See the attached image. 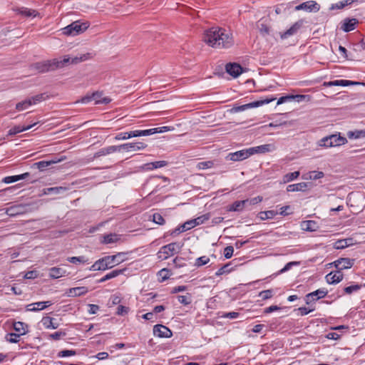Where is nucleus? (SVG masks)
Instances as JSON below:
<instances>
[{"instance_id": "1", "label": "nucleus", "mask_w": 365, "mask_h": 365, "mask_svg": "<svg viewBox=\"0 0 365 365\" xmlns=\"http://www.w3.org/2000/svg\"><path fill=\"white\" fill-rule=\"evenodd\" d=\"M204 41L215 48H229L234 44L232 34L225 29L212 27L207 30L203 37Z\"/></svg>"}, {"instance_id": "2", "label": "nucleus", "mask_w": 365, "mask_h": 365, "mask_svg": "<svg viewBox=\"0 0 365 365\" xmlns=\"http://www.w3.org/2000/svg\"><path fill=\"white\" fill-rule=\"evenodd\" d=\"M127 253L118 252L114 255H108L102 257L97 261L89 268L90 271H104L108 269H111L115 265H118L126 259Z\"/></svg>"}, {"instance_id": "3", "label": "nucleus", "mask_w": 365, "mask_h": 365, "mask_svg": "<svg viewBox=\"0 0 365 365\" xmlns=\"http://www.w3.org/2000/svg\"><path fill=\"white\" fill-rule=\"evenodd\" d=\"M347 142V139L338 133L322 138L318 142V145L321 147L331 148L345 145Z\"/></svg>"}, {"instance_id": "4", "label": "nucleus", "mask_w": 365, "mask_h": 365, "mask_svg": "<svg viewBox=\"0 0 365 365\" xmlns=\"http://www.w3.org/2000/svg\"><path fill=\"white\" fill-rule=\"evenodd\" d=\"M87 23L74 21L62 29L63 34L66 36H76L88 29Z\"/></svg>"}, {"instance_id": "5", "label": "nucleus", "mask_w": 365, "mask_h": 365, "mask_svg": "<svg viewBox=\"0 0 365 365\" xmlns=\"http://www.w3.org/2000/svg\"><path fill=\"white\" fill-rule=\"evenodd\" d=\"M274 100H275V98H265L264 100L256 101H254V102H252V103H250L247 104H245V105H242V106H234L229 111L231 113L244 111L248 108H256V107L262 106L264 104H267V103L273 101Z\"/></svg>"}, {"instance_id": "6", "label": "nucleus", "mask_w": 365, "mask_h": 365, "mask_svg": "<svg viewBox=\"0 0 365 365\" xmlns=\"http://www.w3.org/2000/svg\"><path fill=\"white\" fill-rule=\"evenodd\" d=\"M181 247L182 245H180L176 242H172L164 245L161 247L160 251L158 253V257L162 258L161 255L163 254L165 255L163 259H167L169 256H173L174 254L178 252Z\"/></svg>"}, {"instance_id": "7", "label": "nucleus", "mask_w": 365, "mask_h": 365, "mask_svg": "<svg viewBox=\"0 0 365 365\" xmlns=\"http://www.w3.org/2000/svg\"><path fill=\"white\" fill-rule=\"evenodd\" d=\"M94 100L96 101V104H108L111 101V99L108 97H103L102 98V93L101 92H94L91 95H88L84 97H83L81 99V102L82 103H87L91 101Z\"/></svg>"}, {"instance_id": "8", "label": "nucleus", "mask_w": 365, "mask_h": 365, "mask_svg": "<svg viewBox=\"0 0 365 365\" xmlns=\"http://www.w3.org/2000/svg\"><path fill=\"white\" fill-rule=\"evenodd\" d=\"M31 68L36 70L38 73H46L56 70L53 59L33 63L31 65Z\"/></svg>"}, {"instance_id": "9", "label": "nucleus", "mask_w": 365, "mask_h": 365, "mask_svg": "<svg viewBox=\"0 0 365 365\" xmlns=\"http://www.w3.org/2000/svg\"><path fill=\"white\" fill-rule=\"evenodd\" d=\"M250 155V153L248 149L241 150L235 153H230L225 157L227 160L231 161H241L248 158Z\"/></svg>"}, {"instance_id": "10", "label": "nucleus", "mask_w": 365, "mask_h": 365, "mask_svg": "<svg viewBox=\"0 0 365 365\" xmlns=\"http://www.w3.org/2000/svg\"><path fill=\"white\" fill-rule=\"evenodd\" d=\"M328 291L325 289H319L314 292L307 294L305 296V302L307 304H310L312 302L322 299L327 296Z\"/></svg>"}, {"instance_id": "11", "label": "nucleus", "mask_w": 365, "mask_h": 365, "mask_svg": "<svg viewBox=\"0 0 365 365\" xmlns=\"http://www.w3.org/2000/svg\"><path fill=\"white\" fill-rule=\"evenodd\" d=\"M153 334L160 338H170L173 336V332L164 325L156 324L153 327Z\"/></svg>"}, {"instance_id": "12", "label": "nucleus", "mask_w": 365, "mask_h": 365, "mask_svg": "<svg viewBox=\"0 0 365 365\" xmlns=\"http://www.w3.org/2000/svg\"><path fill=\"white\" fill-rule=\"evenodd\" d=\"M319 9V4L314 1H305L295 7L296 11L304 10L309 12H317Z\"/></svg>"}, {"instance_id": "13", "label": "nucleus", "mask_w": 365, "mask_h": 365, "mask_svg": "<svg viewBox=\"0 0 365 365\" xmlns=\"http://www.w3.org/2000/svg\"><path fill=\"white\" fill-rule=\"evenodd\" d=\"M147 147V145L143 142H136V143H128L125 144H122L118 145V152L122 150L125 151H131V150H141L145 149Z\"/></svg>"}, {"instance_id": "14", "label": "nucleus", "mask_w": 365, "mask_h": 365, "mask_svg": "<svg viewBox=\"0 0 365 365\" xmlns=\"http://www.w3.org/2000/svg\"><path fill=\"white\" fill-rule=\"evenodd\" d=\"M26 212V206L22 204L15 205L6 208L5 213L9 217H16Z\"/></svg>"}, {"instance_id": "15", "label": "nucleus", "mask_w": 365, "mask_h": 365, "mask_svg": "<svg viewBox=\"0 0 365 365\" xmlns=\"http://www.w3.org/2000/svg\"><path fill=\"white\" fill-rule=\"evenodd\" d=\"M354 259L349 258H339L330 264H334L337 271L341 272L345 269H349L354 265Z\"/></svg>"}, {"instance_id": "16", "label": "nucleus", "mask_w": 365, "mask_h": 365, "mask_svg": "<svg viewBox=\"0 0 365 365\" xmlns=\"http://www.w3.org/2000/svg\"><path fill=\"white\" fill-rule=\"evenodd\" d=\"M226 71L234 78L238 77L242 73V66L236 63H229L225 66Z\"/></svg>"}, {"instance_id": "17", "label": "nucleus", "mask_w": 365, "mask_h": 365, "mask_svg": "<svg viewBox=\"0 0 365 365\" xmlns=\"http://www.w3.org/2000/svg\"><path fill=\"white\" fill-rule=\"evenodd\" d=\"M302 21H298L295 22L289 29L280 34L281 38L285 39L291 36L296 34L299 29L302 27Z\"/></svg>"}, {"instance_id": "18", "label": "nucleus", "mask_w": 365, "mask_h": 365, "mask_svg": "<svg viewBox=\"0 0 365 365\" xmlns=\"http://www.w3.org/2000/svg\"><path fill=\"white\" fill-rule=\"evenodd\" d=\"M344 274L340 271L331 272L326 275L325 279L329 284H337L343 279Z\"/></svg>"}, {"instance_id": "19", "label": "nucleus", "mask_w": 365, "mask_h": 365, "mask_svg": "<svg viewBox=\"0 0 365 365\" xmlns=\"http://www.w3.org/2000/svg\"><path fill=\"white\" fill-rule=\"evenodd\" d=\"M358 23H359V21L355 18H352V19L346 18L344 20V21L341 26V29L344 32H349V31H351L355 29L356 25Z\"/></svg>"}, {"instance_id": "20", "label": "nucleus", "mask_w": 365, "mask_h": 365, "mask_svg": "<svg viewBox=\"0 0 365 365\" xmlns=\"http://www.w3.org/2000/svg\"><path fill=\"white\" fill-rule=\"evenodd\" d=\"M52 303L50 301L46 302H38L36 303H32L26 307V310L30 312H37L40 310H43L46 307L51 305Z\"/></svg>"}, {"instance_id": "21", "label": "nucleus", "mask_w": 365, "mask_h": 365, "mask_svg": "<svg viewBox=\"0 0 365 365\" xmlns=\"http://www.w3.org/2000/svg\"><path fill=\"white\" fill-rule=\"evenodd\" d=\"M210 217V213H206L195 219L187 221V225H189L190 228H193L197 225L203 224L205 221L208 220Z\"/></svg>"}, {"instance_id": "22", "label": "nucleus", "mask_w": 365, "mask_h": 365, "mask_svg": "<svg viewBox=\"0 0 365 365\" xmlns=\"http://www.w3.org/2000/svg\"><path fill=\"white\" fill-rule=\"evenodd\" d=\"M118 145H110L106 148H101L94 154L93 158H97L101 156L108 155L115 152H118Z\"/></svg>"}, {"instance_id": "23", "label": "nucleus", "mask_w": 365, "mask_h": 365, "mask_svg": "<svg viewBox=\"0 0 365 365\" xmlns=\"http://www.w3.org/2000/svg\"><path fill=\"white\" fill-rule=\"evenodd\" d=\"M36 124H37V123H34L31 125H29L26 126L16 125V126L11 128L8 131L7 135L12 136V135H15L21 132L28 130L31 129L32 127H34V125H36Z\"/></svg>"}, {"instance_id": "24", "label": "nucleus", "mask_w": 365, "mask_h": 365, "mask_svg": "<svg viewBox=\"0 0 365 365\" xmlns=\"http://www.w3.org/2000/svg\"><path fill=\"white\" fill-rule=\"evenodd\" d=\"M29 175V173H25L21 175L7 176L3 178L2 182L6 184H9L19 181L20 180L26 179Z\"/></svg>"}, {"instance_id": "25", "label": "nucleus", "mask_w": 365, "mask_h": 365, "mask_svg": "<svg viewBox=\"0 0 365 365\" xmlns=\"http://www.w3.org/2000/svg\"><path fill=\"white\" fill-rule=\"evenodd\" d=\"M361 83L357 81H352L349 80H335L333 81H329L327 83L328 86H354L359 85Z\"/></svg>"}, {"instance_id": "26", "label": "nucleus", "mask_w": 365, "mask_h": 365, "mask_svg": "<svg viewBox=\"0 0 365 365\" xmlns=\"http://www.w3.org/2000/svg\"><path fill=\"white\" fill-rule=\"evenodd\" d=\"M88 292L86 287H73L68 289L67 292L68 297H78L83 295Z\"/></svg>"}, {"instance_id": "27", "label": "nucleus", "mask_w": 365, "mask_h": 365, "mask_svg": "<svg viewBox=\"0 0 365 365\" xmlns=\"http://www.w3.org/2000/svg\"><path fill=\"white\" fill-rule=\"evenodd\" d=\"M308 187V183L307 182H299L296 184H291L287 187V192H298L305 191Z\"/></svg>"}, {"instance_id": "28", "label": "nucleus", "mask_w": 365, "mask_h": 365, "mask_svg": "<svg viewBox=\"0 0 365 365\" xmlns=\"http://www.w3.org/2000/svg\"><path fill=\"white\" fill-rule=\"evenodd\" d=\"M14 329L18 334L24 335L28 332V325L22 322H16L13 324Z\"/></svg>"}, {"instance_id": "29", "label": "nucleus", "mask_w": 365, "mask_h": 365, "mask_svg": "<svg viewBox=\"0 0 365 365\" xmlns=\"http://www.w3.org/2000/svg\"><path fill=\"white\" fill-rule=\"evenodd\" d=\"M55 320L56 319L54 318L50 317H43L41 322L46 329H55L58 327V324L54 322Z\"/></svg>"}, {"instance_id": "30", "label": "nucleus", "mask_w": 365, "mask_h": 365, "mask_svg": "<svg viewBox=\"0 0 365 365\" xmlns=\"http://www.w3.org/2000/svg\"><path fill=\"white\" fill-rule=\"evenodd\" d=\"M249 150L250 153V155H252L255 153H264L270 150V145L265 144L257 147L250 148H249Z\"/></svg>"}, {"instance_id": "31", "label": "nucleus", "mask_w": 365, "mask_h": 365, "mask_svg": "<svg viewBox=\"0 0 365 365\" xmlns=\"http://www.w3.org/2000/svg\"><path fill=\"white\" fill-rule=\"evenodd\" d=\"M125 270H126V269L113 270L112 272H110L108 273L107 274H106L101 279H99L98 282H106V280H109V279H111L113 278H115V277L119 276L120 274H123Z\"/></svg>"}, {"instance_id": "32", "label": "nucleus", "mask_w": 365, "mask_h": 365, "mask_svg": "<svg viewBox=\"0 0 365 365\" xmlns=\"http://www.w3.org/2000/svg\"><path fill=\"white\" fill-rule=\"evenodd\" d=\"M66 270L60 267H52L49 269V276L53 279H58L64 276Z\"/></svg>"}, {"instance_id": "33", "label": "nucleus", "mask_w": 365, "mask_h": 365, "mask_svg": "<svg viewBox=\"0 0 365 365\" xmlns=\"http://www.w3.org/2000/svg\"><path fill=\"white\" fill-rule=\"evenodd\" d=\"M349 139H359L365 138V130H349L346 133Z\"/></svg>"}, {"instance_id": "34", "label": "nucleus", "mask_w": 365, "mask_h": 365, "mask_svg": "<svg viewBox=\"0 0 365 365\" xmlns=\"http://www.w3.org/2000/svg\"><path fill=\"white\" fill-rule=\"evenodd\" d=\"M246 208L244 200L235 201L228 208V211L231 212H240Z\"/></svg>"}, {"instance_id": "35", "label": "nucleus", "mask_w": 365, "mask_h": 365, "mask_svg": "<svg viewBox=\"0 0 365 365\" xmlns=\"http://www.w3.org/2000/svg\"><path fill=\"white\" fill-rule=\"evenodd\" d=\"M357 1V0H344L339 2H337L336 4H331L330 9H344L345 6L351 5L352 3Z\"/></svg>"}, {"instance_id": "36", "label": "nucleus", "mask_w": 365, "mask_h": 365, "mask_svg": "<svg viewBox=\"0 0 365 365\" xmlns=\"http://www.w3.org/2000/svg\"><path fill=\"white\" fill-rule=\"evenodd\" d=\"M351 240H352L350 239V238L337 240L334 243V247L336 250H341V249L346 248V247H349L351 244Z\"/></svg>"}, {"instance_id": "37", "label": "nucleus", "mask_w": 365, "mask_h": 365, "mask_svg": "<svg viewBox=\"0 0 365 365\" xmlns=\"http://www.w3.org/2000/svg\"><path fill=\"white\" fill-rule=\"evenodd\" d=\"M119 237L115 233H110L103 236V240L101 241L103 244H110L116 242L119 240Z\"/></svg>"}, {"instance_id": "38", "label": "nucleus", "mask_w": 365, "mask_h": 365, "mask_svg": "<svg viewBox=\"0 0 365 365\" xmlns=\"http://www.w3.org/2000/svg\"><path fill=\"white\" fill-rule=\"evenodd\" d=\"M277 212L274 210H267V211H262L259 212L258 217L261 220H265L267 219H272L276 215H277Z\"/></svg>"}, {"instance_id": "39", "label": "nucleus", "mask_w": 365, "mask_h": 365, "mask_svg": "<svg viewBox=\"0 0 365 365\" xmlns=\"http://www.w3.org/2000/svg\"><path fill=\"white\" fill-rule=\"evenodd\" d=\"M53 63L56 69L63 68L68 63H71V58L68 56H65L63 60H58L56 58H54Z\"/></svg>"}, {"instance_id": "40", "label": "nucleus", "mask_w": 365, "mask_h": 365, "mask_svg": "<svg viewBox=\"0 0 365 365\" xmlns=\"http://www.w3.org/2000/svg\"><path fill=\"white\" fill-rule=\"evenodd\" d=\"M245 207L248 210H250V207L252 205H257L262 201V197L257 196L251 199L244 200Z\"/></svg>"}, {"instance_id": "41", "label": "nucleus", "mask_w": 365, "mask_h": 365, "mask_svg": "<svg viewBox=\"0 0 365 365\" xmlns=\"http://www.w3.org/2000/svg\"><path fill=\"white\" fill-rule=\"evenodd\" d=\"M31 106H32V103L29 98H26V99L16 103V109L18 111H21V110L27 109Z\"/></svg>"}, {"instance_id": "42", "label": "nucleus", "mask_w": 365, "mask_h": 365, "mask_svg": "<svg viewBox=\"0 0 365 365\" xmlns=\"http://www.w3.org/2000/svg\"><path fill=\"white\" fill-rule=\"evenodd\" d=\"M303 230L306 231H315L317 228V223L313 220H307L303 222L302 225Z\"/></svg>"}, {"instance_id": "43", "label": "nucleus", "mask_w": 365, "mask_h": 365, "mask_svg": "<svg viewBox=\"0 0 365 365\" xmlns=\"http://www.w3.org/2000/svg\"><path fill=\"white\" fill-rule=\"evenodd\" d=\"M19 12L21 15L26 16V17H31V16L34 17L38 14V12L36 10L30 9H27V8H24V7L20 8L19 9Z\"/></svg>"}, {"instance_id": "44", "label": "nucleus", "mask_w": 365, "mask_h": 365, "mask_svg": "<svg viewBox=\"0 0 365 365\" xmlns=\"http://www.w3.org/2000/svg\"><path fill=\"white\" fill-rule=\"evenodd\" d=\"M178 302L183 305H188L192 302V295L187 293L185 295L177 296Z\"/></svg>"}, {"instance_id": "45", "label": "nucleus", "mask_w": 365, "mask_h": 365, "mask_svg": "<svg viewBox=\"0 0 365 365\" xmlns=\"http://www.w3.org/2000/svg\"><path fill=\"white\" fill-rule=\"evenodd\" d=\"M68 261L73 264L88 263V259L87 257H86L85 256L68 257Z\"/></svg>"}, {"instance_id": "46", "label": "nucleus", "mask_w": 365, "mask_h": 365, "mask_svg": "<svg viewBox=\"0 0 365 365\" xmlns=\"http://www.w3.org/2000/svg\"><path fill=\"white\" fill-rule=\"evenodd\" d=\"M68 190L67 187L59 186V187H48L44 193L45 194H49V193H54V194H59L63 192H65Z\"/></svg>"}, {"instance_id": "47", "label": "nucleus", "mask_w": 365, "mask_h": 365, "mask_svg": "<svg viewBox=\"0 0 365 365\" xmlns=\"http://www.w3.org/2000/svg\"><path fill=\"white\" fill-rule=\"evenodd\" d=\"M48 97V95L46 93H40L29 98V99L31 101L32 105H35L45 101Z\"/></svg>"}, {"instance_id": "48", "label": "nucleus", "mask_w": 365, "mask_h": 365, "mask_svg": "<svg viewBox=\"0 0 365 365\" xmlns=\"http://www.w3.org/2000/svg\"><path fill=\"white\" fill-rule=\"evenodd\" d=\"M20 336V334L16 333H9L6 334V339L10 343H17L19 341V337Z\"/></svg>"}, {"instance_id": "49", "label": "nucleus", "mask_w": 365, "mask_h": 365, "mask_svg": "<svg viewBox=\"0 0 365 365\" xmlns=\"http://www.w3.org/2000/svg\"><path fill=\"white\" fill-rule=\"evenodd\" d=\"M324 176V173L322 171H312L309 173V178L310 180H318Z\"/></svg>"}, {"instance_id": "50", "label": "nucleus", "mask_w": 365, "mask_h": 365, "mask_svg": "<svg viewBox=\"0 0 365 365\" xmlns=\"http://www.w3.org/2000/svg\"><path fill=\"white\" fill-rule=\"evenodd\" d=\"M153 221L160 225H163L165 224V221L163 217L160 213H154L153 215Z\"/></svg>"}, {"instance_id": "51", "label": "nucleus", "mask_w": 365, "mask_h": 365, "mask_svg": "<svg viewBox=\"0 0 365 365\" xmlns=\"http://www.w3.org/2000/svg\"><path fill=\"white\" fill-rule=\"evenodd\" d=\"M361 288V284H353L351 286H348L344 288L345 293L350 294L353 293L354 292H357Z\"/></svg>"}, {"instance_id": "52", "label": "nucleus", "mask_w": 365, "mask_h": 365, "mask_svg": "<svg viewBox=\"0 0 365 365\" xmlns=\"http://www.w3.org/2000/svg\"><path fill=\"white\" fill-rule=\"evenodd\" d=\"M34 165L36 166L40 170H44L47 167L51 165V163L48 160H42L34 163Z\"/></svg>"}, {"instance_id": "53", "label": "nucleus", "mask_w": 365, "mask_h": 365, "mask_svg": "<svg viewBox=\"0 0 365 365\" xmlns=\"http://www.w3.org/2000/svg\"><path fill=\"white\" fill-rule=\"evenodd\" d=\"M209 262H210L209 257H207L206 256H202V257H198L196 259L195 265L197 267H201L202 265L207 264Z\"/></svg>"}, {"instance_id": "54", "label": "nucleus", "mask_w": 365, "mask_h": 365, "mask_svg": "<svg viewBox=\"0 0 365 365\" xmlns=\"http://www.w3.org/2000/svg\"><path fill=\"white\" fill-rule=\"evenodd\" d=\"M76 354V351L75 350H62L58 352V357H67L70 356H74Z\"/></svg>"}, {"instance_id": "55", "label": "nucleus", "mask_w": 365, "mask_h": 365, "mask_svg": "<svg viewBox=\"0 0 365 365\" xmlns=\"http://www.w3.org/2000/svg\"><path fill=\"white\" fill-rule=\"evenodd\" d=\"M214 165V163L212 161H202L197 164V168L200 170H205L207 168H210Z\"/></svg>"}, {"instance_id": "56", "label": "nucleus", "mask_w": 365, "mask_h": 365, "mask_svg": "<svg viewBox=\"0 0 365 365\" xmlns=\"http://www.w3.org/2000/svg\"><path fill=\"white\" fill-rule=\"evenodd\" d=\"M273 291L272 289H267L262 291L259 296L262 298L263 300H266L268 299H270L272 297Z\"/></svg>"}, {"instance_id": "57", "label": "nucleus", "mask_w": 365, "mask_h": 365, "mask_svg": "<svg viewBox=\"0 0 365 365\" xmlns=\"http://www.w3.org/2000/svg\"><path fill=\"white\" fill-rule=\"evenodd\" d=\"M299 175V171H295L293 173H287L284 175V180L287 182L292 181L294 179L297 178Z\"/></svg>"}, {"instance_id": "58", "label": "nucleus", "mask_w": 365, "mask_h": 365, "mask_svg": "<svg viewBox=\"0 0 365 365\" xmlns=\"http://www.w3.org/2000/svg\"><path fill=\"white\" fill-rule=\"evenodd\" d=\"M158 275L161 277V281H165L169 278V270L168 269H162L158 272Z\"/></svg>"}, {"instance_id": "59", "label": "nucleus", "mask_w": 365, "mask_h": 365, "mask_svg": "<svg viewBox=\"0 0 365 365\" xmlns=\"http://www.w3.org/2000/svg\"><path fill=\"white\" fill-rule=\"evenodd\" d=\"M230 264H226L222 267H220L215 273L216 276H220L225 273L230 272V269H229Z\"/></svg>"}, {"instance_id": "60", "label": "nucleus", "mask_w": 365, "mask_h": 365, "mask_svg": "<svg viewBox=\"0 0 365 365\" xmlns=\"http://www.w3.org/2000/svg\"><path fill=\"white\" fill-rule=\"evenodd\" d=\"M234 252V248L232 246H227L224 250V256L226 259L232 257Z\"/></svg>"}, {"instance_id": "61", "label": "nucleus", "mask_w": 365, "mask_h": 365, "mask_svg": "<svg viewBox=\"0 0 365 365\" xmlns=\"http://www.w3.org/2000/svg\"><path fill=\"white\" fill-rule=\"evenodd\" d=\"M129 312V308L123 305H120L117 308L116 314L118 315L123 316L128 314Z\"/></svg>"}, {"instance_id": "62", "label": "nucleus", "mask_w": 365, "mask_h": 365, "mask_svg": "<svg viewBox=\"0 0 365 365\" xmlns=\"http://www.w3.org/2000/svg\"><path fill=\"white\" fill-rule=\"evenodd\" d=\"M66 336V333L63 331H56L49 334L48 338L53 340H58L61 336Z\"/></svg>"}, {"instance_id": "63", "label": "nucleus", "mask_w": 365, "mask_h": 365, "mask_svg": "<svg viewBox=\"0 0 365 365\" xmlns=\"http://www.w3.org/2000/svg\"><path fill=\"white\" fill-rule=\"evenodd\" d=\"M168 161H165V160L152 162V166H153V168H154V170L157 169V168L165 167V166L168 165Z\"/></svg>"}, {"instance_id": "64", "label": "nucleus", "mask_w": 365, "mask_h": 365, "mask_svg": "<svg viewBox=\"0 0 365 365\" xmlns=\"http://www.w3.org/2000/svg\"><path fill=\"white\" fill-rule=\"evenodd\" d=\"M37 277H38V273L35 270L29 271L24 275V278L28 279H33L36 278Z\"/></svg>"}]
</instances>
